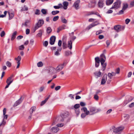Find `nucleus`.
<instances>
[{"label":"nucleus","mask_w":134,"mask_h":134,"mask_svg":"<svg viewBox=\"0 0 134 134\" xmlns=\"http://www.w3.org/2000/svg\"><path fill=\"white\" fill-rule=\"evenodd\" d=\"M123 6L122 10L119 11L118 14H121L124 13V12L127 8L128 4L127 3H124L123 4Z\"/></svg>","instance_id":"8"},{"label":"nucleus","mask_w":134,"mask_h":134,"mask_svg":"<svg viewBox=\"0 0 134 134\" xmlns=\"http://www.w3.org/2000/svg\"><path fill=\"white\" fill-rule=\"evenodd\" d=\"M69 113L68 112H66L61 115L64 120L66 118L69 116Z\"/></svg>","instance_id":"19"},{"label":"nucleus","mask_w":134,"mask_h":134,"mask_svg":"<svg viewBox=\"0 0 134 134\" xmlns=\"http://www.w3.org/2000/svg\"><path fill=\"white\" fill-rule=\"evenodd\" d=\"M80 2V0H77L74 3L73 5L76 9H77L79 8V4Z\"/></svg>","instance_id":"16"},{"label":"nucleus","mask_w":134,"mask_h":134,"mask_svg":"<svg viewBox=\"0 0 134 134\" xmlns=\"http://www.w3.org/2000/svg\"><path fill=\"white\" fill-rule=\"evenodd\" d=\"M67 64L66 62H64L63 64L59 65L56 68V70L58 71H59L61 70L64 68V65L65 66Z\"/></svg>","instance_id":"9"},{"label":"nucleus","mask_w":134,"mask_h":134,"mask_svg":"<svg viewBox=\"0 0 134 134\" xmlns=\"http://www.w3.org/2000/svg\"><path fill=\"white\" fill-rule=\"evenodd\" d=\"M36 109V107L35 106L32 107L31 108L30 110L31 115L32 114L33 112V111H35Z\"/></svg>","instance_id":"28"},{"label":"nucleus","mask_w":134,"mask_h":134,"mask_svg":"<svg viewBox=\"0 0 134 134\" xmlns=\"http://www.w3.org/2000/svg\"><path fill=\"white\" fill-rule=\"evenodd\" d=\"M112 111V109H110L108 110L106 112V114H108L110 113Z\"/></svg>","instance_id":"57"},{"label":"nucleus","mask_w":134,"mask_h":134,"mask_svg":"<svg viewBox=\"0 0 134 134\" xmlns=\"http://www.w3.org/2000/svg\"><path fill=\"white\" fill-rule=\"evenodd\" d=\"M102 74V72L100 71H96L94 73L95 76L97 78L100 77L101 76Z\"/></svg>","instance_id":"18"},{"label":"nucleus","mask_w":134,"mask_h":134,"mask_svg":"<svg viewBox=\"0 0 134 134\" xmlns=\"http://www.w3.org/2000/svg\"><path fill=\"white\" fill-rule=\"evenodd\" d=\"M64 119H63L61 115L57 117L54 120L53 124H55L60 121H63Z\"/></svg>","instance_id":"5"},{"label":"nucleus","mask_w":134,"mask_h":134,"mask_svg":"<svg viewBox=\"0 0 134 134\" xmlns=\"http://www.w3.org/2000/svg\"><path fill=\"white\" fill-rule=\"evenodd\" d=\"M50 96V95H48V97L47 98H46L44 100L42 101L41 102L40 104L42 106L44 104H45L47 102V101L48 99L49 98Z\"/></svg>","instance_id":"23"},{"label":"nucleus","mask_w":134,"mask_h":134,"mask_svg":"<svg viewBox=\"0 0 134 134\" xmlns=\"http://www.w3.org/2000/svg\"><path fill=\"white\" fill-rule=\"evenodd\" d=\"M21 97L14 104V107H16L18 105H19L22 102V100H21Z\"/></svg>","instance_id":"21"},{"label":"nucleus","mask_w":134,"mask_h":134,"mask_svg":"<svg viewBox=\"0 0 134 134\" xmlns=\"http://www.w3.org/2000/svg\"><path fill=\"white\" fill-rule=\"evenodd\" d=\"M59 50L58 49L57 51L55 52V55H60V54L59 52Z\"/></svg>","instance_id":"51"},{"label":"nucleus","mask_w":134,"mask_h":134,"mask_svg":"<svg viewBox=\"0 0 134 134\" xmlns=\"http://www.w3.org/2000/svg\"><path fill=\"white\" fill-rule=\"evenodd\" d=\"M17 34V32L15 31L12 34V38H11V40L12 41L16 37V36Z\"/></svg>","instance_id":"26"},{"label":"nucleus","mask_w":134,"mask_h":134,"mask_svg":"<svg viewBox=\"0 0 134 134\" xmlns=\"http://www.w3.org/2000/svg\"><path fill=\"white\" fill-rule=\"evenodd\" d=\"M59 12V11L58 10L53 11L52 12V15H54L58 13Z\"/></svg>","instance_id":"37"},{"label":"nucleus","mask_w":134,"mask_h":134,"mask_svg":"<svg viewBox=\"0 0 134 134\" xmlns=\"http://www.w3.org/2000/svg\"><path fill=\"white\" fill-rule=\"evenodd\" d=\"M52 31V30L50 27H48L47 28V33L48 34H50L51 32Z\"/></svg>","instance_id":"40"},{"label":"nucleus","mask_w":134,"mask_h":134,"mask_svg":"<svg viewBox=\"0 0 134 134\" xmlns=\"http://www.w3.org/2000/svg\"><path fill=\"white\" fill-rule=\"evenodd\" d=\"M130 20L129 19H127L125 20V23L126 24H128L129 23L130 21Z\"/></svg>","instance_id":"56"},{"label":"nucleus","mask_w":134,"mask_h":134,"mask_svg":"<svg viewBox=\"0 0 134 134\" xmlns=\"http://www.w3.org/2000/svg\"><path fill=\"white\" fill-rule=\"evenodd\" d=\"M65 55L66 56H67L69 55L70 54H72V52H70L69 51H67L65 52Z\"/></svg>","instance_id":"31"},{"label":"nucleus","mask_w":134,"mask_h":134,"mask_svg":"<svg viewBox=\"0 0 134 134\" xmlns=\"http://www.w3.org/2000/svg\"><path fill=\"white\" fill-rule=\"evenodd\" d=\"M80 105L82 107H83L86 104L83 102H80Z\"/></svg>","instance_id":"59"},{"label":"nucleus","mask_w":134,"mask_h":134,"mask_svg":"<svg viewBox=\"0 0 134 134\" xmlns=\"http://www.w3.org/2000/svg\"><path fill=\"white\" fill-rule=\"evenodd\" d=\"M98 24V22L97 21H96L94 22V23L90 25L87 27L86 29H88V30H89L92 27L97 25Z\"/></svg>","instance_id":"14"},{"label":"nucleus","mask_w":134,"mask_h":134,"mask_svg":"<svg viewBox=\"0 0 134 134\" xmlns=\"http://www.w3.org/2000/svg\"><path fill=\"white\" fill-rule=\"evenodd\" d=\"M95 66L97 68L99 66V65L100 59L99 57H97L95 58Z\"/></svg>","instance_id":"12"},{"label":"nucleus","mask_w":134,"mask_h":134,"mask_svg":"<svg viewBox=\"0 0 134 134\" xmlns=\"http://www.w3.org/2000/svg\"><path fill=\"white\" fill-rule=\"evenodd\" d=\"M9 16V19H11L14 16V14L12 13H10L9 12H8Z\"/></svg>","instance_id":"35"},{"label":"nucleus","mask_w":134,"mask_h":134,"mask_svg":"<svg viewBox=\"0 0 134 134\" xmlns=\"http://www.w3.org/2000/svg\"><path fill=\"white\" fill-rule=\"evenodd\" d=\"M98 111V110L96 109L95 107H91L90 109V115H93L97 113Z\"/></svg>","instance_id":"6"},{"label":"nucleus","mask_w":134,"mask_h":134,"mask_svg":"<svg viewBox=\"0 0 134 134\" xmlns=\"http://www.w3.org/2000/svg\"><path fill=\"white\" fill-rule=\"evenodd\" d=\"M100 56L101 58L100 60V62L101 64H102V63H105L104 62H105V60L103 59V58H104L105 59V55L103 54H102Z\"/></svg>","instance_id":"17"},{"label":"nucleus","mask_w":134,"mask_h":134,"mask_svg":"<svg viewBox=\"0 0 134 134\" xmlns=\"http://www.w3.org/2000/svg\"><path fill=\"white\" fill-rule=\"evenodd\" d=\"M121 2L119 1H117L116 2L114 3L112 7L110 8V9H117L120 7Z\"/></svg>","instance_id":"7"},{"label":"nucleus","mask_w":134,"mask_h":134,"mask_svg":"<svg viewBox=\"0 0 134 134\" xmlns=\"http://www.w3.org/2000/svg\"><path fill=\"white\" fill-rule=\"evenodd\" d=\"M108 76L110 79H111L112 78V77L113 76L112 74L110 73H109L108 74Z\"/></svg>","instance_id":"50"},{"label":"nucleus","mask_w":134,"mask_h":134,"mask_svg":"<svg viewBox=\"0 0 134 134\" xmlns=\"http://www.w3.org/2000/svg\"><path fill=\"white\" fill-rule=\"evenodd\" d=\"M130 4L131 7L134 6V1L131 2L130 3Z\"/></svg>","instance_id":"64"},{"label":"nucleus","mask_w":134,"mask_h":134,"mask_svg":"<svg viewBox=\"0 0 134 134\" xmlns=\"http://www.w3.org/2000/svg\"><path fill=\"white\" fill-rule=\"evenodd\" d=\"M113 2V0H107L106 2V4L107 5H109L111 4Z\"/></svg>","instance_id":"30"},{"label":"nucleus","mask_w":134,"mask_h":134,"mask_svg":"<svg viewBox=\"0 0 134 134\" xmlns=\"http://www.w3.org/2000/svg\"><path fill=\"white\" fill-rule=\"evenodd\" d=\"M13 77V75H11L10 77H8L6 81V82H11V83L13 81V80L12 79Z\"/></svg>","instance_id":"20"},{"label":"nucleus","mask_w":134,"mask_h":134,"mask_svg":"<svg viewBox=\"0 0 134 134\" xmlns=\"http://www.w3.org/2000/svg\"><path fill=\"white\" fill-rule=\"evenodd\" d=\"M42 34V30H40L39 31V33L37 34V36L39 37H40L41 36Z\"/></svg>","instance_id":"39"},{"label":"nucleus","mask_w":134,"mask_h":134,"mask_svg":"<svg viewBox=\"0 0 134 134\" xmlns=\"http://www.w3.org/2000/svg\"><path fill=\"white\" fill-rule=\"evenodd\" d=\"M125 28V26H121L119 25H117L114 26V29L116 31L118 32L123 30Z\"/></svg>","instance_id":"4"},{"label":"nucleus","mask_w":134,"mask_h":134,"mask_svg":"<svg viewBox=\"0 0 134 134\" xmlns=\"http://www.w3.org/2000/svg\"><path fill=\"white\" fill-rule=\"evenodd\" d=\"M41 12L43 14L46 15L47 13V10L44 9H42L41 10Z\"/></svg>","instance_id":"33"},{"label":"nucleus","mask_w":134,"mask_h":134,"mask_svg":"<svg viewBox=\"0 0 134 134\" xmlns=\"http://www.w3.org/2000/svg\"><path fill=\"white\" fill-rule=\"evenodd\" d=\"M63 46L64 49H65L68 47L69 49L71 50L72 47V41L71 40L68 41L67 45L65 42H63Z\"/></svg>","instance_id":"1"},{"label":"nucleus","mask_w":134,"mask_h":134,"mask_svg":"<svg viewBox=\"0 0 134 134\" xmlns=\"http://www.w3.org/2000/svg\"><path fill=\"white\" fill-rule=\"evenodd\" d=\"M74 95H73L72 94H70L69 95V97L71 98L72 99H73L74 98Z\"/></svg>","instance_id":"62"},{"label":"nucleus","mask_w":134,"mask_h":134,"mask_svg":"<svg viewBox=\"0 0 134 134\" xmlns=\"http://www.w3.org/2000/svg\"><path fill=\"white\" fill-rule=\"evenodd\" d=\"M57 125L58 127H62L63 126V124L62 123L58 124H57Z\"/></svg>","instance_id":"61"},{"label":"nucleus","mask_w":134,"mask_h":134,"mask_svg":"<svg viewBox=\"0 0 134 134\" xmlns=\"http://www.w3.org/2000/svg\"><path fill=\"white\" fill-rule=\"evenodd\" d=\"M94 99L96 100H98L99 99V97L97 94L94 95Z\"/></svg>","instance_id":"49"},{"label":"nucleus","mask_w":134,"mask_h":134,"mask_svg":"<svg viewBox=\"0 0 134 134\" xmlns=\"http://www.w3.org/2000/svg\"><path fill=\"white\" fill-rule=\"evenodd\" d=\"M61 88V86H58L56 87H55V90L56 91H58V90H59Z\"/></svg>","instance_id":"55"},{"label":"nucleus","mask_w":134,"mask_h":134,"mask_svg":"<svg viewBox=\"0 0 134 134\" xmlns=\"http://www.w3.org/2000/svg\"><path fill=\"white\" fill-rule=\"evenodd\" d=\"M24 48V46L22 45L19 46V49L20 50H23Z\"/></svg>","instance_id":"47"},{"label":"nucleus","mask_w":134,"mask_h":134,"mask_svg":"<svg viewBox=\"0 0 134 134\" xmlns=\"http://www.w3.org/2000/svg\"><path fill=\"white\" fill-rule=\"evenodd\" d=\"M30 32V30L29 29H26V34L27 35L29 34Z\"/></svg>","instance_id":"58"},{"label":"nucleus","mask_w":134,"mask_h":134,"mask_svg":"<svg viewBox=\"0 0 134 134\" xmlns=\"http://www.w3.org/2000/svg\"><path fill=\"white\" fill-rule=\"evenodd\" d=\"M75 111L77 116H78L80 114V111L79 110H75Z\"/></svg>","instance_id":"54"},{"label":"nucleus","mask_w":134,"mask_h":134,"mask_svg":"<svg viewBox=\"0 0 134 134\" xmlns=\"http://www.w3.org/2000/svg\"><path fill=\"white\" fill-rule=\"evenodd\" d=\"M107 75L106 74H104L101 80V85H104L107 79Z\"/></svg>","instance_id":"10"},{"label":"nucleus","mask_w":134,"mask_h":134,"mask_svg":"<svg viewBox=\"0 0 134 134\" xmlns=\"http://www.w3.org/2000/svg\"><path fill=\"white\" fill-rule=\"evenodd\" d=\"M66 26L64 25H63L61 26H60L57 28V32L59 33L60 31L62 30L63 29H65Z\"/></svg>","instance_id":"22"},{"label":"nucleus","mask_w":134,"mask_h":134,"mask_svg":"<svg viewBox=\"0 0 134 134\" xmlns=\"http://www.w3.org/2000/svg\"><path fill=\"white\" fill-rule=\"evenodd\" d=\"M62 22L63 23L66 24L67 23V20L64 18V17L62 16L61 17Z\"/></svg>","instance_id":"29"},{"label":"nucleus","mask_w":134,"mask_h":134,"mask_svg":"<svg viewBox=\"0 0 134 134\" xmlns=\"http://www.w3.org/2000/svg\"><path fill=\"white\" fill-rule=\"evenodd\" d=\"M80 105L79 104H76L74 105V108L75 109H77L80 107Z\"/></svg>","instance_id":"43"},{"label":"nucleus","mask_w":134,"mask_h":134,"mask_svg":"<svg viewBox=\"0 0 134 134\" xmlns=\"http://www.w3.org/2000/svg\"><path fill=\"white\" fill-rule=\"evenodd\" d=\"M115 128V127L113 126H112V129H114L113 132L115 133H118L122 130L124 128L122 127H119Z\"/></svg>","instance_id":"11"},{"label":"nucleus","mask_w":134,"mask_h":134,"mask_svg":"<svg viewBox=\"0 0 134 134\" xmlns=\"http://www.w3.org/2000/svg\"><path fill=\"white\" fill-rule=\"evenodd\" d=\"M59 129L56 127H54L52 128L51 130L54 133H56L58 132Z\"/></svg>","instance_id":"25"},{"label":"nucleus","mask_w":134,"mask_h":134,"mask_svg":"<svg viewBox=\"0 0 134 134\" xmlns=\"http://www.w3.org/2000/svg\"><path fill=\"white\" fill-rule=\"evenodd\" d=\"M82 110H83L84 113H82L81 115V117L82 118H84L86 116L90 114V112L88 110H87V108L86 107H83L81 109Z\"/></svg>","instance_id":"2"},{"label":"nucleus","mask_w":134,"mask_h":134,"mask_svg":"<svg viewBox=\"0 0 134 134\" xmlns=\"http://www.w3.org/2000/svg\"><path fill=\"white\" fill-rule=\"evenodd\" d=\"M101 64L102 66L101 69L103 71H104L105 69L107 66V63H102V64Z\"/></svg>","instance_id":"27"},{"label":"nucleus","mask_w":134,"mask_h":134,"mask_svg":"<svg viewBox=\"0 0 134 134\" xmlns=\"http://www.w3.org/2000/svg\"><path fill=\"white\" fill-rule=\"evenodd\" d=\"M48 44V42L47 41H45L43 43V45L45 47H46L47 46Z\"/></svg>","instance_id":"45"},{"label":"nucleus","mask_w":134,"mask_h":134,"mask_svg":"<svg viewBox=\"0 0 134 134\" xmlns=\"http://www.w3.org/2000/svg\"><path fill=\"white\" fill-rule=\"evenodd\" d=\"M21 59V57L20 56H18L17 58H15V60L18 61L17 62H20V61Z\"/></svg>","instance_id":"34"},{"label":"nucleus","mask_w":134,"mask_h":134,"mask_svg":"<svg viewBox=\"0 0 134 134\" xmlns=\"http://www.w3.org/2000/svg\"><path fill=\"white\" fill-rule=\"evenodd\" d=\"M43 65V64L41 62H40L37 63V66L38 67H41Z\"/></svg>","instance_id":"38"},{"label":"nucleus","mask_w":134,"mask_h":134,"mask_svg":"<svg viewBox=\"0 0 134 134\" xmlns=\"http://www.w3.org/2000/svg\"><path fill=\"white\" fill-rule=\"evenodd\" d=\"M55 70V69L53 67H51L50 68L49 70V71L51 72H53L54 70Z\"/></svg>","instance_id":"46"},{"label":"nucleus","mask_w":134,"mask_h":134,"mask_svg":"<svg viewBox=\"0 0 134 134\" xmlns=\"http://www.w3.org/2000/svg\"><path fill=\"white\" fill-rule=\"evenodd\" d=\"M125 121L127 120L130 118L129 115L128 114H125L124 116Z\"/></svg>","instance_id":"32"},{"label":"nucleus","mask_w":134,"mask_h":134,"mask_svg":"<svg viewBox=\"0 0 134 134\" xmlns=\"http://www.w3.org/2000/svg\"><path fill=\"white\" fill-rule=\"evenodd\" d=\"M5 33L4 31H2L1 34V37H3L5 35Z\"/></svg>","instance_id":"52"},{"label":"nucleus","mask_w":134,"mask_h":134,"mask_svg":"<svg viewBox=\"0 0 134 134\" xmlns=\"http://www.w3.org/2000/svg\"><path fill=\"white\" fill-rule=\"evenodd\" d=\"M102 32V30H99V31H98L96 32V35H98Z\"/></svg>","instance_id":"53"},{"label":"nucleus","mask_w":134,"mask_h":134,"mask_svg":"<svg viewBox=\"0 0 134 134\" xmlns=\"http://www.w3.org/2000/svg\"><path fill=\"white\" fill-rule=\"evenodd\" d=\"M6 65L8 67H10L12 65L11 63L9 61H7L6 62Z\"/></svg>","instance_id":"41"},{"label":"nucleus","mask_w":134,"mask_h":134,"mask_svg":"<svg viewBox=\"0 0 134 134\" xmlns=\"http://www.w3.org/2000/svg\"><path fill=\"white\" fill-rule=\"evenodd\" d=\"M44 88V87L43 86L41 87L40 89V92L42 91L43 90Z\"/></svg>","instance_id":"63"},{"label":"nucleus","mask_w":134,"mask_h":134,"mask_svg":"<svg viewBox=\"0 0 134 134\" xmlns=\"http://www.w3.org/2000/svg\"><path fill=\"white\" fill-rule=\"evenodd\" d=\"M120 69L119 68H117L115 71V72L116 74H119L120 72Z\"/></svg>","instance_id":"48"},{"label":"nucleus","mask_w":134,"mask_h":134,"mask_svg":"<svg viewBox=\"0 0 134 134\" xmlns=\"http://www.w3.org/2000/svg\"><path fill=\"white\" fill-rule=\"evenodd\" d=\"M44 23V21L43 20H39L38 23L36 24L35 26V27L34 32L38 28L41 26Z\"/></svg>","instance_id":"3"},{"label":"nucleus","mask_w":134,"mask_h":134,"mask_svg":"<svg viewBox=\"0 0 134 134\" xmlns=\"http://www.w3.org/2000/svg\"><path fill=\"white\" fill-rule=\"evenodd\" d=\"M59 18V16H55L53 17V20L54 21H56L58 20Z\"/></svg>","instance_id":"42"},{"label":"nucleus","mask_w":134,"mask_h":134,"mask_svg":"<svg viewBox=\"0 0 134 134\" xmlns=\"http://www.w3.org/2000/svg\"><path fill=\"white\" fill-rule=\"evenodd\" d=\"M104 4L103 0H99L98 3V5L99 7L100 8H102L103 7Z\"/></svg>","instance_id":"15"},{"label":"nucleus","mask_w":134,"mask_h":134,"mask_svg":"<svg viewBox=\"0 0 134 134\" xmlns=\"http://www.w3.org/2000/svg\"><path fill=\"white\" fill-rule=\"evenodd\" d=\"M35 14L36 15H39L40 14V11L38 9H36V10Z\"/></svg>","instance_id":"44"},{"label":"nucleus","mask_w":134,"mask_h":134,"mask_svg":"<svg viewBox=\"0 0 134 134\" xmlns=\"http://www.w3.org/2000/svg\"><path fill=\"white\" fill-rule=\"evenodd\" d=\"M56 39V37L55 36H52L50 40V43L51 45L53 44L55 42Z\"/></svg>","instance_id":"13"},{"label":"nucleus","mask_w":134,"mask_h":134,"mask_svg":"<svg viewBox=\"0 0 134 134\" xmlns=\"http://www.w3.org/2000/svg\"><path fill=\"white\" fill-rule=\"evenodd\" d=\"M28 10V8L26 6H24L21 9V11H27Z\"/></svg>","instance_id":"36"},{"label":"nucleus","mask_w":134,"mask_h":134,"mask_svg":"<svg viewBox=\"0 0 134 134\" xmlns=\"http://www.w3.org/2000/svg\"><path fill=\"white\" fill-rule=\"evenodd\" d=\"M64 5L63 8L64 9H66L67 8V7L69 3L67 2H64L63 3Z\"/></svg>","instance_id":"24"},{"label":"nucleus","mask_w":134,"mask_h":134,"mask_svg":"<svg viewBox=\"0 0 134 134\" xmlns=\"http://www.w3.org/2000/svg\"><path fill=\"white\" fill-rule=\"evenodd\" d=\"M62 43V41L60 40H59L58 41V45L60 47L61 46Z\"/></svg>","instance_id":"60"}]
</instances>
